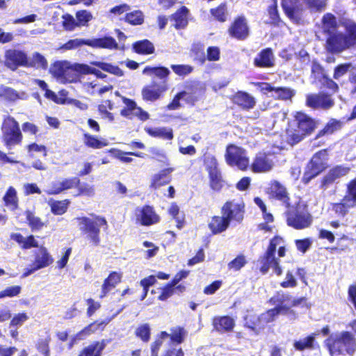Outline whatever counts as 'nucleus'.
<instances>
[{
    "label": "nucleus",
    "instance_id": "obj_1",
    "mask_svg": "<svg viewBox=\"0 0 356 356\" xmlns=\"http://www.w3.org/2000/svg\"><path fill=\"white\" fill-rule=\"evenodd\" d=\"M270 300L273 304L276 305L274 309H269L259 316L252 317L257 322H262L264 326L268 323L273 321L275 317L279 314L287 315L291 316V318H295L296 314L290 308L306 302L305 298L293 299L289 294L284 293H277Z\"/></svg>",
    "mask_w": 356,
    "mask_h": 356
},
{
    "label": "nucleus",
    "instance_id": "obj_2",
    "mask_svg": "<svg viewBox=\"0 0 356 356\" xmlns=\"http://www.w3.org/2000/svg\"><path fill=\"white\" fill-rule=\"evenodd\" d=\"M242 204L234 201L227 202L221 209V216H215L209 222L208 227L213 234H218L227 230L233 220L241 222L243 218Z\"/></svg>",
    "mask_w": 356,
    "mask_h": 356
},
{
    "label": "nucleus",
    "instance_id": "obj_3",
    "mask_svg": "<svg viewBox=\"0 0 356 356\" xmlns=\"http://www.w3.org/2000/svg\"><path fill=\"white\" fill-rule=\"evenodd\" d=\"M330 356H353L356 352V338L348 331L331 334L325 341Z\"/></svg>",
    "mask_w": 356,
    "mask_h": 356
},
{
    "label": "nucleus",
    "instance_id": "obj_4",
    "mask_svg": "<svg viewBox=\"0 0 356 356\" xmlns=\"http://www.w3.org/2000/svg\"><path fill=\"white\" fill-rule=\"evenodd\" d=\"M294 118L295 126L290 127L286 131V140L291 145L310 135L317 127V122L302 112H297Z\"/></svg>",
    "mask_w": 356,
    "mask_h": 356
},
{
    "label": "nucleus",
    "instance_id": "obj_5",
    "mask_svg": "<svg viewBox=\"0 0 356 356\" xmlns=\"http://www.w3.org/2000/svg\"><path fill=\"white\" fill-rule=\"evenodd\" d=\"M348 35L334 33L327 39V49L332 52L341 51L352 46L356 40V24L348 22L346 25Z\"/></svg>",
    "mask_w": 356,
    "mask_h": 356
},
{
    "label": "nucleus",
    "instance_id": "obj_6",
    "mask_svg": "<svg viewBox=\"0 0 356 356\" xmlns=\"http://www.w3.org/2000/svg\"><path fill=\"white\" fill-rule=\"evenodd\" d=\"M74 220L76 221L80 231L86 236V238L94 245L97 246L100 242L99 227L107 224L105 218L78 217Z\"/></svg>",
    "mask_w": 356,
    "mask_h": 356
},
{
    "label": "nucleus",
    "instance_id": "obj_7",
    "mask_svg": "<svg viewBox=\"0 0 356 356\" xmlns=\"http://www.w3.org/2000/svg\"><path fill=\"white\" fill-rule=\"evenodd\" d=\"M2 140L5 145L11 149L13 146L19 145L22 140V134L19 123L10 115H5L1 125Z\"/></svg>",
    "mask_w": 356,
    "mask_h": 356
},
{
    "label": "nucleus",
    "instance_id": "obj_8",
    "mask_svg": "<svg viewBox=\"0 0 356 356\" xmlns=\"http://www.w3.org/2000/svg\"><path fill=\"white\" fill-rule=\"evenodd\" d=\"M83 44H86L93 48H105L108 49H118V43L112 37L93 38L84 40L76 38L69 40L62 48L66 50L78 48Z\"/></svg>",
    "mask_w": 356,
    "mask_h": 356
},
{
    "label": "nucleus",
    "instance_id": "obj_9",
    "mask_svg": "<svg viewBox=\"0 0 356 356\" xmlns=\"http://www.w3.org/2000/svg\"><path fill=\"white\" fill-rule=\"evenodd\" d=\"M225 160L229 165L236 167L241 170H247L250 164L246 151L233 144L227 147Z\"/></svg>",
    "mask_w": 356,
    "mask_h": 356
},
{
    "label": "nucleus",
    "instance_id": "obj_10",
    "mask_svg": "<svg viewBox=\"0 0 356 356\" xmlns=\"http://www.w3.org/2000/svg\"><path fill=\"white\" fill-rule=\"evenodd\" d=\"M33 261L31 268L24 270L22 277H26L34 272L49 266L54 262V258L44 246H40L33 252Z\"/></svg>",
    "mask_w": 356,
    "mask_h": 356
},
{
    "label": "nucleus",
    "instance_id": "obj_11",
    "mask_svg": "<svg viewBox=\"0 0 356 356\" xmlns=\"http://www.w3.org/2000/svg\"><path fill=\"white\" fill-rule=\"evenodd\" d=\"M286 221L289 226L302 229L311 225L312 218L305 208L298 207L289 211Z\"/></svg>",
    "mask_w": 356,
    "mask_h": 356
},
{
    "label": "nucleus",
    "instance_id": "obj_12",
    "mask_svg": "<svg viewBox=\"0 0 356 356\" xmlns=\"http://www.w3.org/2000/svg\"><path fill=\"white\" fill-rule=\"evenodd\" d=\"M277 240H270V245L264 256L260 259V270L264 274L268 273L270 268H272L277 275H280L282 273L278 261L275 257V246L279 245L277 242Z\"/></svg>",
    "mask_w": 356,
    "mask_h": 356
},
{
    "label": "nucleus",
    "instance_id": "obj_13",
    "mask_svg": "<svg viewBox=\"0 0 356 356\" xmlns=\"http://www.w3.org/2000/svg\"><path fill=\"white\" fill-rule=\"evenodd\" d=\"M134 217L136 222L143 226H150L160 221V217L154 208L148 205L137 207Z\"/></svg>",
    "mask_w": 356,
    "mask_h": 356
},
{
    "label": "nucleus",
    "instance_id": "obj_14",
    "mask_svg": "<svg viewBox=\"0 0 356 356\" xmlns=\"http://www.w3.org/2000/svg\"><path fill=\"white\" fill-rule=\"evenodd\" d=\"M275 163V156L273 154L259 152L254 159L251 169L254 172H267L270 171Z\"/></svg>",
    "mask_w": 356,
    "mask_h": 356
},
{
    "label": "nucleus",
    "instance_id": "obj_15",
    "mask_svg": "<svg viewBox=\"0 0 356 356\" xmlns=\"http://www.w3.org/2000/svg\"><path fill=\"white\" fill-rule=\"evenodd\" d=\"M5 65L11 70H15L19 66L27 65V54L23 51L10 49L5 52Z\"/></svg>",
    "mask_w": 356,
    "mask_h": 356
},
{
    "label": "nucleus",
    "instance_id": "obj_16",
    "mask_svg": "<svg viewBox=\"0 0 356 356\" xmlns=\"http://www.w3.org/2000/svg\"><path fill=\"white\" fill-rule=\"evenodd\" d=\"M282 8L286 15L294 22L300 23L305 9L302 0H282Z\"/></svg>",
    "mask_w": 356,
    "mask_h": 356
},
{
    "label": "nucleus",
    "instance_id": "obj_17",
    "mask_svg": "<svg viewBox=\"0 0 356 356\" xmlns=\"http://www.w3.org/2000/svg\"><path fill=\"white\" fill-rule=\"evenodd\" d=\"M80 182L77 177L60 178L58 180L52 181L51 184L44 190L48 195H57L63 191L76 187Z\"/></svg>",
    "mask_w": 356,
    "mask_h": 356
},
{
    "label": "nucleus",
    "instance_id": "obj_18",
    "mask_svg": "<svg viewBox=\"0 0 356 356\" xmlns=\"http://www.w3.org/2000/svg\"><path fill=\"white\" fill-rule=\"evenodd\" d=\"M307 105L313 108L328 109L333 106L334 101L327 95L310 94L307 96Z\"/></svg>",
    "mask_w": 356,
    "mask_h": 356
},
{
    "label": "nucleus",
    "instance_id": "obj_19",
    "mask_svg": "<svg viewBox=\"0 0 356 356\" xmlns=\"http://www.w3.org/2000/svg\"><path fill=\"white\" fill-rule=\"evenodd\" d=\"M91 72L89 65L86 64H70L63 78L61 79L62 83L76 82L79 78V74Z\"/></svg>",
    "mask_w": 356,
    "mask_h": 356
},
{
    "label": "nucleus",
    "instance_id": "obj_20",
    "mask_svg": "<svg viewBox=\"0 0 356 356\" xmlns=\"http://www.w3.org/2000/svg\"><path fill=\"white\" fill-rule=\"evenodd\" d=\"M123 102L127 107L121 111L122 115L130 118L132 116H136L141 120H146L149 118V114L138 107L134 101L124 97Z\"/></svg>",
    "mask_w": 356,
    "mask_h": 356
},
{
    "label": "nucleus",
    "instance_id": "obj_21",
    "mask_svg": "<svg viewBox=\"0 0 356 356\" xmlns=\"http://www.w3.org/2000/svg\"><path fill=\"white\" fill-rule=\"evenodd\" d=\"M165 82L157 84L154 82L152 85L145 86L142 90L143 99L154 102L160 98L162 93L167 90Z\"/></svg>",
    "mask_w": 356,
    "mask_h": 356
},
{
    "label": "nucleus",
    "instance_id": "obj_22",
    "mask_svg": "<svg viewBox=\"0 0 356 356\" xmlns=\"http://www.w3.org/2000/svg\"><path fill=\"white\" fill-rule=\"evenodd\" d=\"M275 56L270 48L261 50L254 58V65L257 67L269 68L275 65Z\"/></svg>",
    "mask_w": 356,
    "mask_h": 356
},
{
    "label": "nucleus",
    "instance_id": "obj_23",
    "mask_svg": "<svg viewBox=\"0 0 356 356\" xmlns=\"http://www.w3.org/2000/svg\"><path fill=\"white\" fill-rule=\"evenodd\" d=\"M348 172V168L341 165L332 168L322 179L321 187L323 190L327 189L330 184L335 181L336 179L347 175Z\"/></svg>",
    "mask_w": 356,
    "mask_h": 356
},
{
    "label": "nucleus",
    "instance_id": "obj_24",
    "mask_svg": "<svg viewBox=\"0 0 356 356\" xmlns=\"http://www.w3.org/2000/svg\"><path fill=\"white\" fill-rule=\"evenodd\" d=\"M28 95L24 92H18L11 87L0 85V100L4 102H14L18 99H26Z\"/></svg>",
    "mask_w": 356,
    "mask_h": 356
},
{
    "label": "nucleus",
    "instance_id": "obj_25",
    "mask_svg": "<svg viewBox=\"0 0 356 356\" xmlns=\"http://www.w3.org/2000/svg\"><path fill=\"white\" fill-rule=\"evenodd\" d=\"M234 102L245 110H250L254 107L256 104L255 98L245 92H238L234 96Z\"/></svg>",
    "mask_w": 356,
    "mask_h": 356
},
{
    "label": "nucleus",
    "instance_id": "obj_26",
    "mask_svg": "<svg viewBox=\"0 0 356 356\" xmlns=\"http://www.w3.org/2000/svg\"><path fill=\"white\" fill-rule=\"evenodd\" d=\"M234 325V320L229 316H216L213 319V326L214 329L220 332L232 330Z\"/></svg>",
    "mask_w": 356,
    "mask_h": 356
},
{
    "label": "nucleus",
    "instance_id": "obj_27",
    "mask_svg": "<svg viewBox=\"0 0 356 356\" xmlns=\"http://www.w3.org/2000/svg\"><path fill=\"white\" fill-rule=\"evenodd\" d=\"M229 33L238 39L245 38L248 35V28L245 19L243 17L237 19L230 28Z\"/></svg>",
    "mask_w": 356,
    "mask_h": 356
},
{
    "label": "nucleus",
    "instance_id": "obj_28",
    "mask_svg": "<svg viewBox=\"0 0 356 356\" xmlns=\"http://www.w3.org/2000/svg\"><path fill=\"white\" fill-rule=\"evenodd\" d=\"M270 195L282 202L284 204L289 205V197L286 190L284 186L280 182L274 181L271 182L270 186L268 188Z\"/></svg>",
    "mask_w": 356,
    "mask_h": 356
},
{
    "label": "nucleus",
    "instance_id": "obj_29",
    "mask_svg": "<svg viewBox=\"0 0 356 356\" xmlns=\"http://www.w3.org/2000/svg\"><path fill=\"white\" fill-rule=\"evenodd\" d=\"M174 170V168H168L155 174L152 177V186L156 188L170 183L171 181L170 174Z\"/></svg>",
    "mask_w": 356,
    "mask_h": 356
},
{
    "label": "nucleus",
    "instance_id": "obj_30",
    "mask_svg": "<svg viewBox=\"0 0 356 356\" xmlns=\"http://www.w3.org/2000/svg\"><path fill=\"white\" fill-rule=\"evenodd\" d=\"M121 278L122 275L120 273L117 272L111 273L102 284L100 298L105 297L109 291L114 289L120 282Z\"/></svg>",
    "mask_w": 356,
    "mask_h": 356
},
{
    "label": "nucleus",
    "instance_id": "obj_31",
    "mask_svg": "<svg viewBox=\"0 0 356 356\" xmlns=\"http://www.w3.org/2000/svg\"><path fill=\"white\" fill-rule=\"evenodd\" d=\"M324 169V165H318L315 162V160H311L306 168V170L302 177V181L305 184H308Z\"/></svg>",
    "mask_w": 356,
    "mask_h": 356
},
{
    "label": "nucleus",
    "instance_id": "obj_32",
    "mask_svg": "<svg viewBox=\"0 0 356 356\" xmlns=\"http://www.w3.org/2000/svg\"><path fill=\"white\" fill-rule=\"evenodd\" d=\"M10 238L16 241L23 249H29L33 247H38V241L32 235L28 237H24L19 233H12L10 234Z\"/></svg>",
    "mask_w": 356,
    "mask_h": 356
},
{
    "label": "nucleus",
    "instance_id": "obj_33",
    "mask_svg": "<svg viewBox=\"0 0 356 356\" xmlns=\"http://www.w3.org/2000/svg\"><path fill=\"white\" fill-rule=\"evenodd\" d=\"M145 131L151 136L160 138L164 140H172L173 138L172 129L167 127H146Z\"/></svg>",
    "mask_w": 356,
    "mask_h": 356
},
{
    "label": "nucleus",
    "instance_id": "obj_34",
    "mask_svg": "<svg viewBox=\"0 0 356 356\" xmlns=\"http://www.w3.org/2000/svg\"><path fill=\"white\" fill-rule=\"evenodd\" d=\"M322 29L330 35L335 33L337 27L336 17L331 13H326L322 18Z\"/></svg>",
    "mask_w": 356,
    "mask_h": 356
},
{
    "label": "nucleus",
    "instance_id": "obj_35",
    "mask_svg": "<svg viewBox=\"0 0 356 356\" xmlns=\"http://www.w3.org/2000/svg\"><path fill=\"white\" fill-rule=\"evenodd\" d=\"M354 207H355L354 200H350L345 196L341 202L332 204V209L339 216H344L348 213L349 209Z\"/></svg>",
    "mask_w": 356,
    "mask_h": 356
},
{
    "label": "nucleus",
    "instance_id": "obj_36",
    "mask_svg": "<svg viewBox=\"0 0 356 356\" xmlns=\"http://www.w3.org/2000/svg\"><path fill=\"white\" fill-rule=\"evenodd\" d=\"M3 200L5 205L11 211L17 209L18 207V197L15 188L10 186L6 192Z\"/></svg>",
    "mask_w": 356,
    "mask_h": 356
},
{
    "label": "nucleus",
    "instance_id": "obj_37",
    "mask_svg": "<svg viewBox=\"0 0 356 356\" xmlns=\"http://www.w3.org/2000/svg\"><path fill=\"white\" fill-rule=\"evenodd\" d=\"M47 65V59L38 52L33 53L30 58L27 57V65L26 67L46 70Z\"/></svg>",
    "mask_w": 356,
    "mask_h": 356
},
{
    "label": "nucleus",
    "instance_id": "obj_38",
    "mask_svg": "<svg viewBox=\"0 0 356 356\" xmlns=\"http://www.w3.org/2000/svg\"><path fill=\"white\" fill-rule=\"evenodd\" d=\"M316 335V334H312L307 337L296 341L293 343V347L298 351H303L306 349H314Z\"/></svg>",
    "mask_w": 356,
    "mask_h": 356
},
{
    "label": "nucleus",
    "instance_id": "obj_39",
    "mask_svg": "<svg viewBox=\"0 0 356 356\" xmlns=\"http://www.w3.org/2000/svg\"><path fill=\"white\" fill-rule=\"evenodd\" d=\"M70 63L67 61H58L56 62L50 68V72L56 78L58 81L61 82L62 78L70 66Z\"/></svg>",
    "mask_w": 356,
    "mask_h": 356
},
{
    "label": "nucleus",
    "instance_id": "obj_40",
    "mask_svg": "<svg viewBox=\"0 0 356 356\" xmlns=\"http://www.w3.org/2000/svg\"><path fill=\"white\" fill-rule=\"evenodd\" d=\"M341 124L340 121L334 119H331L324 127V128L320 130L316 135V138H319L323 136H329L333 134L334 131L341 129Z\"/></svg>",
    "mask_w": 356,
    "mask_h": 356
},
{
    "label": "nucleus",
    "instance_id": "obj_41",
    "mask_svg": "<svg viewBox=\"0 0 356 356\" xmlns=\"http://www.w3.org/2000/svg\"><path fill=\"white\" fill-rule=\"evenodd\" d=\"M49 204L51 207V212L55 215H62L65 213L70 204L68 200H64L60 201L50 200Z\"/></svg>",
    "mask_w": 356,
    "mask_h": 356
},
{
    "label": "nucleus",
    "instance_id": "obj_42",
    "mask_svg": "<svg viewBox=\"0 0 356 356\" xmlns=\"http://www.w3.org/2000/svg\"><path fill=\"white\" fill-rule=\"evenodd\" d=\"M134 49L136 52L140 54H149L154 51L153 44L147 40L136 42L134 44Z\"/></svg>",
    "mask_w": 356,
    "mask_h": 356
},
{
    "label": "nucleus",
    "instance_id": "obj_43",
    "mask_svg": "<svg viewBox=\"0 0 356 356\" xmlns=\"http://www.w3.org/2000/svg\"><path fill=\"white\" fill-rule=\"evenodd\" d=\"M188 13V9L186 7H182L176 13L174 14L173 17L175 22V26L177 29L184 28L187 25Z\"/></svg>",
    "mask_w": 356,
    "mask_h": 356
},
{
    "label": "nucleus",
    "instance_id": "obj_44",
    "mask_svg": "<svg viewBox=\"0 0 356 356\" xmlns=\"http://www.w3.org/2000/svg\"><path fill=\"white\" fill-rule=\"evenodd\" d=\"M170 72V70L164 67H146L143 71V74L147 75H155L158 78L161 79H163L166 78L169 74Z\"/></svg>",
    "mask_w": 356,
    "mask_h": 356
},
{
    "label": "nucleus",
    "instance_id": "obj_45",
    "mask_svg": "<svg viewBox=\"0 0 356 356\" xmlns=\"http://www.w3.org/2000/svg\"><path fill=\"white\" fill-rule=\"evenodd\" d=\"M104 346V342H97L95 344L86 348L79 356H101Z\"/></svg>",
    "mask_w": 356,
    "mask_h": 356
},
{
    "label": "nucleus",
    "instance_id": "obj_46",
    "mask_svg": "<svg viewBox=\"0 0 356 356\" xmlns=\"http://www.w3.org/2000/svg\"><path fill=\"white\" fill-rule=\"evenodd\" d=\"M83 143L88 147L94 149H99L107 145L106 142L99 140L96 137L89 134H85L83 135Z\"/></svg>",
    "mask_w": 356,
    "mask_h": 356
},
{
    "label": "nucleus",
    "instance_id": "obj_47",
    "mask_svg": "<svg viewBox=\"0 0 356 356\" xmlns=\"http://www.w3.org/2000/svg\"><path fill=\"white\" fill-rule=\"evenodd\" d=\"M25 215L28 224L32 230H39L44 226V223L41 219L35 216L31 211H26Z\"/></svg>",
    "mask_w": 356,
    "mask_h": 356
},
{
    "label": "nucleus",
    "instance_id": "obj_48",
    "mask_svg": "<svg viewBox=\"0 0 356 356\" xmlns=\"http://www.w3.org/2000/svg\"><path fill=\"white\" fill-rule=\"evenodd\" d=\"M304 8L311 11L318 12L323 10L326 6V0H302Z\"/></svg>",
    "mask_w": 356,
    "mask_h": 356
},
{
    "label": "nucleus",
    "instance_id": "obj_49",
    "mask_svg": "<svg viewBox=\"0 0 356 356\" xmlns=\"http://www.w3.org/2000/svg\"><path fill=\"white\" fill-rule=\"evenodd\" d=\"M294 95L293 90H291L289 88H275L273 94L271 95V97L275 98L287 100L291 99Z\"/></svg>",
    "mask_w": 356,
    "mask_h": 356
},
{
    "label": "nucleus",
    "instance_id": "obj_50",
    "mask_svg": "<svg viewBox=\"0 0 356 356\" xmlns=\"http://www.w3.org/2000/svg\"><path fill=\"white\" fill-rule=\"evenodd\" d=\"M186 334L187 332L183 327H175L171 330L170 339L173 342L181 343L184 341Z\"/></svg>",
    "mask_w": 356,
    "mask_h": 356
},
{
    "label": "nucleus",
    "instance_id": "obj_51",
    "mask_svg": "<svg viewBox=\"0 0 356 356\" xmlns=\"http://www.w3.org/2000/svg\"><path fill=\"white\" fill-rule=\"evenodd\" d=\"M136 335L145 342H147L150 338V327L149 324L144 323L139 325L135 331Z\"/></svg>",
    "mask_w": 356,
    "mask_h": 356
},
{
    "label": "nucleus",
    "instance_id": "obj_52",
    "mask_svg": "<svg viewBox=\"0 0 356 356\" xmlns=\"http://www.w3.org/2000/svg\"><path fill=\"white\" fill-rule=\"evenodd\" d=\"M94 64L98 66L102 70L110 72L116 76H121L123 75L122 70L120 69L118 66L102 62L94 63Z\"/></svg>",
    "mask_w": 356,
    "mask_h": 356
},
{
    "label": "nucleus",
    "instance_id": "obj_53",
    "mask_svg": "<svg viewBox=\"0 0 356 356\" xmlns=\"http://www.w3.org/2000/svg\"><path fill=\"white\" fill-rule=\"evenodd\" d=\"M169 213L176 220L177 227L179 229H181L183 227L184 224V216L180 214L179 207L172 204L169 208Z\"/></svg>",
    "mask_w": 356,
    "mask_h": 356
},
{
    "label": "nucleus",
    "instance_id": "obj_54",
    "mask_svg": "<svg viewBox=\"0 0 356 356\" xmlns=\"http://www.w3.org/2000/svg\"><path fill=\"white\" fill-rule=\"evenodd\" d=\"M149 152L152 154V159L168 164V158L163 149L157 147H151L149 148Z\"/></svg>",
    "mask_w": 356,
    "mask_h": 356
},
{
    "label": "nucleus",
    "instance_id": "obj_55",
    "mask_svg": "<svg viewBox=\"0 0 356 356\" xmlns=\"http://www.w3.org/2000/svg\"><path fill=\"white\" fill-rule=\"evenodd\" d=\"M210 185L212 189L215 191H220L223 186V181L222 179L220 172H213L209 175Z\"/></svg>",
    "mask_w": 356,
    "mask_h": 356
},
{
    "label": "nucleus",
    "instance_id": "obj_56",
    "mask_svg": "<svg viewBox=\"0 0 356 356\" xmlns=\"http://www.w3.org/2000/svg\"><path fill=\"white\" fill-rule=\"evenodd\" d=\"M100 324H97L95 323H91L88 326L86 327L83 330H82L80 332H79L75 338L74 341L76 340H81L84 337L91 334L92 333L95 332L96 330L99 329Z\"/></svg>",
    "mask_w": 356,
    "mask_h": 356
},
{
    "label": "nucleus",
    "instance_id": "obj_57",
    "mask_svg": "<svg viewBox=\"0 0 356 356\" xmlns=\"http://www.w3.org/2000/svg\"><path fill=\"white\" fill-rule=\"evenodd\" d=\"M247 263L245 257L243 254L237 256L234 260L228 264V268L235 271L239 270Z\"/></svg>",
    "mask_w": 356,
    "mask_h": 356
},
{
    "label": "nucleus",
    "instance_id": "obj_58",
    "mask_svg": "<svg viewBox=\"0 0 356 356\" xmlns=\"http://www.w3.org/2000/svg\"><path fill=\"white\" fill-rule=\"evenodd\" d=\"M253 316V315H250L245 318V326L258 334L264 327V325L262 322H257L256 320H254L252 318Z\"/></svg>",
    "mask_w": 356,
    "mask_h": 356
},
{
    "label": "nucleus",
    "instance_id": "obj_59",
    "mask_svg": "<svg viewBox=\"0 0 356 356\" xmlns=\"http://www.w3.org/2000/svg\"><path fill=\"white\" fill-rule=\"evenodd\" d=\"M126 20L134 25L140 24L143 22V13L139 10L128 13L126 16Z\"/></svg>",
    "mask_w": 356,
    "mask_h": 356
},
{
    "label": "nucleus",
    "instance_id": "obj_60",
    "mask_svg": "<svg viewBox=\"0 0 356 356\" xmlns=\"http://www.w3.org/2000/svg\"><path fill=\"white\" fill-rule=\"evenodd\" d=\"M211 13L216 19L220 22H225L227 19V13L226 6L225 4L219 6L216 9H212Z\"/></svg>",
    "mask_w": 356,
    "mask_h": 356
},
{
    "label": "nucleus",
    "instance_id": "obj_61",
    "mask_svg": "<svg viewBox=\"0 0 356 356\" xmlns=\"http://www.w3.org/2000/svg\"><path fill=\"white\" fill-rule=\"evenodd\" d=\"M76 17L77 19L79 26H85L92 19V15L90 12L83 10L77 12Z\"/></svg>",
    "mask_w": 356,
    "mask_h": 356
},
{
    "label": "nucleus",
    "instance_id": "obj_62",
    "mask_svg": "<svg viewBox=\"0 0 356 356\" xmlns=\"http://www.w3.org/2000/svg\"><path fill=\"white\" fill-rule=\"evenodd\" d=\"M21 292V286H12L6 288L4 290L0 291V299L6 297L12 298L17 296Z\"/></svg>",
    "mask_w": 356,
    "mask_h": 356
},
{
    "label": "nucleus",
    "instance_id": "obj_63",
    "mask_svg": "<svg viewBox=\"0 0 356 356\" xmlns=\"http://www.w3.org/2000/svg\"><path fill=\"white\" fill-rule=\"evenodd\" d=\"M173 72L179 76L189 74L193 71V67L188 65H172Z\"/></svg>",
    "mask_w": 356,
    "mask_h": 356
},
{
    "label": "nucleus",
    "instance_id": "obj_64",
    "mask_svg": "<svg viewBox=\"0 0 356 356\" xmlns=\"http://www.w3.org/2000/svg\"><path fill=\"white\" fill-rule=\"evenodd\" d=\"M205 165H206V168H207V170L209 172V175L211 174V173H214V172H217L219 171L218 170V161L216 160V159L213 156H207L206 159H205Z\"/></svg>",
    "mask_w": 356,
    "mask_h": 356
}]
</instances>
